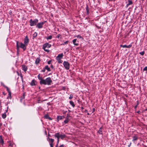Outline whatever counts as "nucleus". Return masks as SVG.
<instances>
[{"label":"nucleus","mask_w":147,"mask_h":147,"mask_svg":"<svg viewBox=\"0 0 147 147\" xmlns=\"http://www.w3.org/2000/svg\"><path fill=\"white\" fill-rule=\"evenodd\" d=\"M138 104V103L134 107V108L135 109L136 108Z\"/></svg>","instance_id":"obj_46"},{"label":"nucleus","mask_w":147,"mask_h":147,"mask_svg":"<svg viewBox=\"0 0 147 147\" xmlns=\"http://www.w3.org/2000/svg\"><path fill=\"white\" fill-rule=\"evenodd\" d=\"M102 127H101L100 128L99 130L98 131V133L99 134H102Z\"/></svg>","instance_id":"obj_16"},{"label":"nucleus","mask_w":147,"mask_h":147,"mask_svg":"<svg viewBox=\"0 0 147 147\" xmlns=\"http://www.w3.org/2000/svg\"><path fill=\"white\" fill-rule=\"evenodd\" d=\"M8 96L7 97V99L9 98V97L11 98V91L8 92Z\"/></svg>","instance_id":"obj_27"},{"label":"nucleus","mask_w":147,"mask_h":147,"mask_svg":"<svg viewBox=\"0 0 147 147\" xmlns=\"http://www.w3.org/2000/svg\"><path fill=\"white\" fill-rule=\"evenodd\" d=\"M132 141L134 142L135 141L137 140L138 139V136H133L132 137Z\"/></svg>","instance_id":"obj_13"},{"label":"nucleus","mask_w":147,"mask_h":147,"mask_svg":"<svg viewBox=\"0 0 147 147\" xmlns=\"http://www.w3.org/2000/svg\"><path fill=\"white\" fill-rule=\"evenodd\" d=\"M68 42V41H66V42H64V43L62 44V45H64L65 44H67Z\"/></svg>","instance_id":"obj_39"},{"label":"nucleus","mask_w":147,"mask_h":147,"mask_svg":"<svg viewBox=\"0 0 147 147\" xmlns=\"http://www.w3.org/2000/svg\"><path fill=\"white\" fill-rule=\"evenodd\" d=\"M47 140L49 141V144H53V143L54 141V139L48 137L47 138Z\"/></svg>","instance_id":"obj_9"},{"label":"nucleus","mask_w":147,"mask_h":147,"mask_svg":"<svg viewBox=\"0 0 147 147\" xmlns=\"http://www.w3.org/2000/svg\"><path fill=\"white\" fill-rule=\"evenodd\" d=\"M7 115L6 114V112L4 113L3 114H2V117L3 119H4L6 117Z\"/></svg>","instance_id":"obj_20"},{"label":"nucleus","mask_w":147,"mask_h":147,"mask_svg":"<svg viewBox=\"0 0 147 147\" xmlns=\"http://www.w3.org/2000/svg\"><path fill=\"white\" fill-rule=\"evenodd\" d=\"M131 143H130L128 145V146L129 147L131 146Z\"/></svg>","instance_id":"obj_50"},{"label":"nucleus","mask_w":147,"mask_h":147,"mask_svg":"<svg viewBox=\"0 0 147 147\" xmlns=\"http://www.w3.org/2000/svg\"><path fill=\"white\" fill-rule=\"evenodd\" d=\"M52 36L51 35H50L48 37H45L46 38L47 40L51 39H52Z\"/></svg>","instance_id":"obj_25"},{"label":"nucleus","mask_w":147,"mask_h":147,"mask_svg":"<svg viewBox=\"0 0 147 147\" xmlns=\"http://www.w3.org/2000/svg\"><path fill=\"white\" fill-rule=\"evenodd\" d=\"M144 147H147V146H146L145 145H144Z\"/></svg>","instance_id":"obj_52"},{"label":"nucleus","mask_w":147,"mask_h":147,"mask_svg":"<svg viewBox=\"0 0 147 147\" xmlns=\"http://www.w3.org/2000/svg\"><path fill=\"white\" fill-rule=\"evenodd\" d=\"M7 110H6V112H7Z\"/></svg>","instance_id":"obj_58"},{"label":"nucleus","mask_w":147,"mask_h":147,"mask_svg":"<svg viewBox=\"0 0 147 147\" xmlns=\"http://www.w3.org/2000/svg\"><path fill=\"white\" fill-rule=\"evenodd\" d=\"M85 112H87V110H85Z\"/></svg>","instance_id":"obj_51"},{"label":"nucleus","mask_w":147,"mask_h":147,"mask_svg":"<svg viewBox=\"0 0 147 147\" xmlns=\"http://www.w3.org/2000/svg\"><path fill=\"white\" fill-rule=\"evenodd\" d=\"M65 117L64 116H58L57 117V121L58 122L59 121V120H61L63 118H64Z\"/></svg>","instance_id":"obj_11"},{"label":"nucleus","mask_w":147,"mask_h":147,"mask_svg":"<svg viewBox=\"0 0 147 147\" xmlns=\"http://www.w3.org/2000/svg\"><path fill=\"white\" fill-rule=\"evenodd\" d=\"M77 37L78 38H82V36L79 35H77Z\"/></svg>","instance_id":"obj_41"},{"label":"nucleus","mask_w":147,"mask_h":147,"mask_svg":"<svg viewBox=\"0 0 147 147\" xmlns=\"http://www.w3.org/2000/svg\"><path fill=\"white\" fill-rule=\"evenodd\" d=\"M51 68L53 69L54 68L53 66L52 65H51Z\"/></svg>","instance_id":"obj_48"},{"label":"nucleus","mask_w":147,"mask_h":147,"mask_svg":"<svg viewBox=\"0 0 147 147\" xmlns=\"http://www.w3.org/2000/svg\"><path fill=\"white\" fill-rule=\"evenodd\" d=\"M143 71L147 70V66L145 67L143 69Z\"/></svg>","instance_id":"obj_40"},{"label":"nucleus","mask_w":147,"mask_h":147,"mask_svg":"<svg viewBox=\"0 0 147 147\" xmlns=\"http://www.w3.org/2000/svg\"><path fill=\"white\" fill-rule=\"evenodd\" d=\"M28 42H29V39L28 38L27 36H26V37L24 39V44L25 45H27V44L28 43Z\"/></svg>","instance_id":"obj_8"},{"label":"nucleus","mask_w":147,"mask_h":147,"mask_svg":"<svg viewBox=\"0 0 147 147\" xmlns=\"http://www.w3.org/2000/svg\"><path fill=\"white\" fill-rule=\"evenodd\" d=\"M73 97V95L72 94H70V96L69 97V99H72Z\"/></svg>","instance_id":"obj_34"},{"label":"nucleus","mask_w":147,"mask_h":147,"mask_svg":"<svg viewBox=\"0 0 147 147\" xmlns=\"http://www.w3.org/2000/svg\"><path fill=\"white\" fill-rule=\"evenodd\" d=\"M93 109V110H95V109Z\"/></svg>","instance_id":"obj_61"},{"label":"nucleus","mask_w":147,"mask_h":147,"mask_svg":"<svg viewBox=\"0 0 147 147\" xmlns=\"http://www.w3.org/2000/svg\"><path fill=\"white\" fill-rule=\"evenodd\" d=\"M38 22V20L37 19H35L34 20H32V19L30 20V26H33L35 25Z\"/></svg>","instance_id":"obj_5"},{"label":"nucleus","mask_w":147,"mask_h":147,"mask_svg":"<svg viewBox=\"0 0 147 147\" xmlns=\"http://www.w3.org/2000/svg\"><path fill=\"white\" fill-rule=\"evenodd\" d=\"M93 109V110H95V109Z\"/></svg>","instance_id":"obj_60"},{"label":"nucleus","mask_w":147,"mask_h":147,"mask_svg":"<svg viewBox=\"0 0 147 147\" xmlns=\"http://www.w3.org/2000/svg\"><path fill=\"white\" fill-rule=\"evenodd\" d=\"M45 22H43L38 23L36 25V27L39 28H42V26Z\"/></svg>","instance_id":"obj_7"},{"label":"nucleus","mask_w":147,"mask_h":147,"mask_svg":"<svg viewBox=\"0 0 147 147\" xmlns=\"http://www.w3.org/2000/svg\"><path fill=\"white\" fill-rule=\"evenodd\" d=\"M86 10L87 14H88L89 12V9H88V6H87L86 7Z\"/></svg>","instance_id":"obj_28"},{"label":"nucleus","mask_w":147,"mask_h":147,"mask_svg":"<svg viewBox=\"0 0 147 147\" xmlns=\"http://www.w3.org/2000/svg\"><path fill=\"white\" fill-rule=\"evenodd\" d=\"M38 79L40 80V81H41L42 80H43V79H42V77H40V74H39L38 76Z\"/></svg>","instance_id":"obj_24"},{"label":"nucleus","mask_w":147,"mask_h":147,"mask_svg":"<svg viewBox=\"0 0 147 147\" xmlns=\"http://www.w3.org/2000/svg\"><path fill=\"white\" fill-rule=\"evenodd\" d=\"M4 87L6 89L8 92L11 91L9 89V88H8L7 87V86H5Z\"/></svg>","instance_id":"obj_31"},{"label":"nucleus","mask_w":147,"mask_h":147,"mask_svg":"<svg viewBox=\"0 0 147 147\" xmlns=\"http://www.w3.org/2000/svg\"><path fill=\"white\" fill-rule=\"evenodd\" d=\"M132 4V2L131 1V0H128V3L127 4L126 6L127 7L129 5H131Z\"/></svg>","instance_id":"obj_18"},{"label":"nucleus","mask_w":147,"mask_h":147,"mask_svg":"<svg viewBox=\"0 0 147 147\" xmlns=\"http://www.w3.org/2000/svg\"><path fill=\"white\" fill-rule=\"evenodd\" d=\"M48 119L50 120H52V119L50 117H48Z\"/></svg>","instance_id":"obj_47"},{"label":"nucleus","mask_w":147,"mask_h":147,"mask_svg":"<svg viewBox=\"0 0 147 147\" xmlns=\"http://www.w3.org/2000/svg\"><path fill=\"white\" fill-rule=\"evenodd\" d=\"M139 112H140V111H138V113H139Z\"/></svg>","instance_id":"obj_53"},{"label":"nucleus","mask_w":147,"mask_h":147,"mask_svg":"<svg viewBox=\"0 0 147 147\" xmlns=\"http://www.w3.org/2000/svg\"><path fill=\"white\" fill-rule=\"evenodd\" d=\"M54 136L59 139L60 138L61 139H63L65 137V135L64 134H60L59 133H57L55 134L54 135Z\"/></svg>","instance_id":"obj_4"},{"label":"nucleus","mask_w":147,"mask_h":147,"mask_svg":"<svg viewBox=\"0 0 147 147\" xmlns=\"http://www.w3.org/2000/svg\"><path fill=\"white\" fill-rule=\"evenodd\" d=\"M63 64L65 69L68 70L69 68V64L67 61H64L63 63Z\"/></svg>","instance_id":"obj_6"},{"label":"nucleus","mask_w":147,"mask_h":147,"mask_svg":"<svg viewBox=\"0 0 147 147\" xmlns=\"http://www.w3.org/2000/svg\"><path fill=\"white\" fill-rule=\"evenodd\" d=\"M9 147H13L12 143L11 142H9L8 144Z\"/></svg>","instance_id":"obj_33"},{"label":"nucleus","mask_w":147,"mask_h":147,"mask_svg":"<svg viewBox=\"0 0 147 147\" xmlns=\"http://www.w3.org/2000/svg\"><path fill=\"white\" fill-rule=\"evenodd\" d=\"M61 35H60V34H58V35L56 37L59 38H61Z\"/></svg>","instance_id":"obj_37"},{"label":"nucleus","mask_w":147,"mask_h":147,"mask_svg":"<svg viewBox=\"0 0 147 147\" xmlns=\"http://www.w3.org/2000/svg\"><path fill=\"white\" fill-rule=\"evenodd\" d=\"M51 44H49L48 43H47L43 45L42 49L45 51L49 52V50L48 49H46V48H49L51 47Z\"/></svg>","instance_id":"obj_3"},{"label":"nucleus","mask_w":147,"mask_h":147,"mask_svg":"<svg viewBox=\"0 0 147 147\" xmlns=\"http://www.w3.org/2000/svg\"><path fill=\"white\" fill-rule=\"evenodd\" d=\"M66 112H67V111H66V112H65H65L64 113H65Z\"/></svg>","instance_id":"obj_54"},{"label":"nucleus","mask_w":147,"mask_h":147,"mask_svg":"<svg viewBox=\"0 0 147 147\" xmlns=\"http://www.w3.org/2000/svg\"><path fill=\"white\" fill-rule=\"evenodd\" d=\"M63 54L62 53L59 54L58 56L57 57V59H58V58H59V59H61V58H62L63 57Z\"/></svg>","instance_id":"obj_17"},{"label":"nucleus","mask_w":147,"mask_h":147,"mask_svg":"<svg viewBox=\"0 0 147 147\" xmlns=\"http://www.w3.org/2000/svg\"><path fill=\"white\" fill-rule=\"evenodd\" d=\"M35 80H33L30 83V85L32 86L35 85Z\"/></svg>","instance_id":"obj_19"},{"label":"nucleus","mask_w":147,"mask_h":147,"mask_svg":"<svg viewBox=\"0 0 147 147\" xmlns=\"http://www.w3.org/2000/svg\"><path fill=\"white\" fill-rule=\"evenodd\" d=\"M37 35V33L36 32H35L33 34V37H36Z\"/></svg>","instance_id":"obj_32"},{"label":"nucleus","mask_w":147,"mask_h":147,"mask_svg":"<svg viewBox=\"0 0 147 147\" xmlns=\"http://www.w3.org/2000/svg\"><path fill=\"white\" fill-rule=\"evenodd\" d=\"M45 68H44L42 70V71L43 72H45Z\"/></svg>","instance_id":"obj_44"},{"label":"nucleus","mask_w":147,"mask_h":147,"mask_svg":"<svg viewBox=\"0 0 147 147\" xmlns=\"http://www.w3.org/2000/svg\"><path fill=\"white\" fill-rule=\"evenodd\" d=\"M59 139H58L57 138V144L55 146V147H57L58 146V144L59 143Z\"/></svg>","instance_id":"obj_30"},{"label":"nucleus","mask_w":147,"mask_h":147,"mask_svg":"<svg viewBox=\"0 0 147 147\" xmlns=\"http://www.w3.org/2000/svg\"><path fill=\"white\" fill-rule=\"evenodd\" d=\"M69 103L73 107H75V105L74 102L72 101H69Z\"/></svg>","instance_id":"obj_22"},{"label":"nucleus","mask_w":147,"mask_h":147,"mask_svg":"<svg viewBox=\"0 0 147 147\" xmlns=\"http://www.w3.org/2000/svg\"><path fill=\"white\" fill-rule=\"evenodd\" d=\"M132 45L131 44L129 45H121L120 46L123 48H130L131 47Z\"/></svg>","instance_id":"obj_10"},{"label":"nucleus","mask_w":147,"mask_h":147,"mask_svg":"<svg viewBox=\"0 0 147 147\" xmlns=\"http://www.w3.org/2000/svg\"><path fill=\"white\" fill-rule=\"evenodd\" d=\"M45 69H46L48 71H51V69H50L48 65H46L45 67Z\"/></svg>","instance_id":"obj_23"},{"label":"nucleus","mask_w":147,"mask_h":147,"mask_svg":"<svg viewBox=\"0 0 147 147\" xmlns=\"http://www.w3.org/2000/svg\"><path fill=\"white\" fill-rule=\"evenodd\" d=\"M140 54L141 55H143L144 54V51H142V52H140Z\"/></svg>","instance_id":"obj_35"},{"label":"nucleus","mask_w":147,"mask_h":147,"mask_svg":"<svg viewBox=\"0 0 147 147\" xmlns=\"http://www.w3.org/2000/svg\"><path fill=\"white\" fill-rule=\"evenodd\" d=\"M87 114H88V115H89V113H88Z\"/></svg>","instance_id":"obj_55"},{"label":"nucleus","mask_w":147,"mask_h":147,"mask_svg":"<svg viewBox=\"0 0 147 147\" xmlns=\"http://www.w3.org/2000/svg\"><path fill=\"white\" fill-rule=\"evenodd\" d=\"M51 60L47 62L48 64H50L51 63Z\"/></svg>","instance_id":"obj_42"},{"label":"nucleus","mask_w":147,"mask_h":147,"mask_svg":"<svg viewBox=\"0 0 147 147\" xmlns=\"http://www.w3.org/2000/svg\"><path fill=\"white\" fill-rule=\"evenodd\" d=\"M69 121V119L66 118L65 119L64 121V122L65 124H66L68 123Z\"/></svg>","instance_id":"obj_26"},{"label":"nucleus","mask_w":147,"mask_h":147,"mask_svg":"<svg viewBox=\"0 0 147 147\" xmlns=\"http://www.w3.org/2000/svg\"><path fill=\"white\" fill-rule=\"evenodd\" d=\"M17 73L18 74V72H17Z\"/></svg>","instance_id":"obj_59"},{"label":"nucleus","mask_w":147,"mask_h":147,"mask_svg":"<svg viewBox=\"0 0 147 147\" xmlns=\"http://www.w3.org/2000/svg\"><path fill=\"white\" fill-rule=\"evenodd\" d=\"M49 115H45V116H44V117L46 119H48V117H49Z\"/></svg>","instance_id":"obj_36"},{"label":"nucleus","mask_w":147,"mask_h":147,"mask_svg":"<svg viewBox=\"0 0 147 147\" xmlns=\"http://www.w3.org/2000/svg\"><path fill=\"white\" fill-rule=\"evenodd\" d=\"M109 0V1H111L112 0Z\"/></svg>","instance_id":"obj_56"},{"label":"nucleus","mask_w":147,"mask_h":147,"mask_svg":"<svg viewBox=\"0 0 147 147\" xmlns=\"http://www.w3.org/2000/svg\"><path fill=\"white\" fill-rule=\"evenodd\" d=\"M1 125H2V124L1 123L0 124V125L1 126Z\"/></svg>","instance_id":"obj_57"},{"label":"nucleus","mask_w":147,"mask_h":147,"mask_svg":"<svg viewBox=\"0 0 147 147\" xmlns=\"http://www.w3.org/2000/svg\"><path fill=\"white\" fill-rule=\"evenodd\" d=\"M50 146L51 147H53V144H50Z\"/></svg>","instance_id":"obj_45"},{"label":"nucleus","mask_w":147,"mask_h":147,"mask_svg":"<svg viewBox=\"0 0 147 147\" xmlns=\"http://www.w3.org/2000/svg\"><path fill=\"white\" fill-rule=\"evenodd\" d=\"M69 117H70V115L69 114H67V116L66 117V118L69 119Z\"/></svg>","instance_id":"obj_38"},{"label":"nucleus","mask_w":147,"mask_h":147,"mask_svg":"<svg viewBox=\"0 0 147 147\" xmlns=\"http://www.w3.org/2000/svg\"><path fill=\"white\" fill-rule=\"evenodd\" d=\"M82 109H83V107H82Z\"/></svg>","instance_id":"obj_62"},{"label":"nucleus","mask_w":147,"mask_h":147,"mask_svg":"<svg viewBox=\"0 0 147 147\" xmlns=\"http://www.w3.org/2000/svg\"><path fill=\"white\" fill-rule=\"evenodd\" d=\"M22 68L23 70L25 71H26L27 69V67L25 65H22Z\"/></svg>","instance_id":"obj_15"},{"label":"nucleus","mask_w":147,"mask_h":147,"mask_svg":"<svg viewBox=\"0 0 147 147\" xmlns=\"http://www.w3.org/2000/svg\"><path fill=\"white\" fill-rule=\"evenodd\" d=\"M48 137H51V136L50 134H49V133H48Z\"/></svg>","instance_id":"obj_49"},{"label":"nucleus","mask_w":147,"mask_h":147,"mask_svg":"<svg viewBox=\"0 0 147 147\" xmlns=\"http://www.w3.org/2000/svg\"><path fill=\"white\" fill-rule=\"evenodd\" d=\"M77 39H74L73 40V44L76 46H78V43L76 41Z\"/></svg>","instance_id":"obj_12"},{"label":"nucleus","mask_w":147,"mask_h":147,"mask_svg":"<svg viewBox=\"0 0 147 147\" xmlns=\"http://www.w3.org/2000/svg\"><path fill=\"white\" fill-rule=\"evenodd\" d=\"M26 45L22 42H19L18 41H16V47L18 51L19 50L20 47L22 48L24 51H25L26 49Z\"/></svg>","instance_id":"obj_2"},{"label":"nucleus","mask_w":147,"mask_h":147,"mask_svg":"<svg viewBox=\"0 0 147 147\" xmlns=\"http://www.w3.org/2000/svg\"><path fill=\"white\" fill-rule=\"evenodd\" d=\"M146 110H147V109H146Z\"/></svg>","instance_id":"obj_63"},{"label":"nucleus","mask_w":147,"mask_h":147,"mask_svg":"<svg viewBox=\"0 0 147 147\" xmlns=\"http://www.w3.org/2000/svg\"><path fill=\"white\" fill-rule=\"evenodd\" d=\"M25 92H24L23 94V98H24V97H25Z\"/></svg>","instance_id":"obj_43"},{"label":"nucleus","mask_w":147,"mask_h":147,"mask_svg":"<svg viewBox=\"0 0 147 147\" xmlns=\"http://www.w3.org/2000/svg\"><path fill=\"white\" fill-rule=\"evenodd\" d=\"M58 60V61L59 63H62L63 61L62 60H61V59H57Z\"/></svg>","instance_id":"obj_29"},{"label":"nucleus","mask_w":147,"mask_h":147,"mask_svg":"<svg viewBox=\"0 0 147 147\" xmlns=\"http://www.w3.org/2000/svg\"><path fill=\"white\" fill-rule=\"evenodd\" d=\"M40 61V59L39 58H37L35 61V63L36 64L39 63Z\"/></svg>","instance_id":"obj_21"},{"label":"nucleus","mask_w":147,"mask_h":147,"mask_svg":"<svg viewBox=\"0 0 147 147\" xmlns=\"http://www.w3.org/2000/svg\"><path fill=\"white\" fill-rule=\"evenodd\" d=\"M52 82L50 78H47L45 80L43 79L40 81V84H44V85H50Z\"/></svg>","instance_id":"obj_1"},{"label":"nucleus","mask_w":147,"mask_h":147,"mask_svg":"<svg viewBox=\"0 0 147 147\" xmlns=\"http://www.w3.org/2000/svg\"><path fill=\"white\" fill-rule=\"evenodd\" d=\"M68 111H69V112L70 111L69 110Z\"/></svg>","instance_id":"obj_64"},{"label":"nucleus","mask_w":147,"mask_h":147,"mask_svg":"<svg viewBox=\"0 0 147 147\" xmlns=\"http://www.w3.org/2000/svg\"><path fill=\"white\" fill-rule=\"evenodd\" d=\"M0 143L2 145H3L4 144V141L2 139V136H0Z\"/></svg>","instance_id":"obj_14"}]
</instances>
